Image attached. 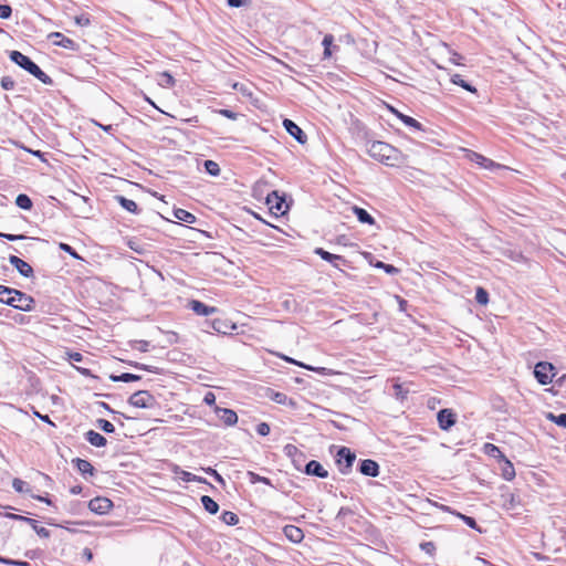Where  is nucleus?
Instances as JSON below:
<instances>
[{"label":"nucleus","mask_w":566,"mask_h":566,"mask_svg":"<svg viewBox=\"0 0 566 566\" xmlns=\"http://www.w3.org/2000/svg\"><path fill=\"white\" fill-rule=\"evenodd\" d=\"M304 472L307 475H314L318 478H327L328 472L324 469V467L316 460H311L305 464Z\"/></svg>","instance_id":"obj_15"},{"label":"nucleus","mask_w":566,"mask_h":566,"mask_svg":"<svg viewBox=\"0 0 566 566\" xmlns=\"http://www.w3.org/2000/svg\"><path fill=\"white\" fill-rule=\"evenodd\" d=\"M0 238L7 239L9 241H19V240L27 239V237L24 234H10V233H3V232H0Z\"/></svg>","instance_id":"obj_51"},{"label":"nucleus","mask_w":566,"mask_h":566,"mask_svg":"<svg viewBox=\"0 0 566 566\" xmlns=\"http://www.w3.org/2000/svg\"><path fill=\"white\" fill-rule=\"evenodd\" d=\"M223 323L221 321H216L213 322V328L218 332V333H226L222 328Z\"/></svg>","instance_id":"obj_63"},{"label":"nucleus","mask_w":566,"mask_h":566,"mask_svg":"<svg viewBox=\"0 0 566 566\" xmlns=\"http://www.w3.org/2000/svg\"><path fill=\"white\" fill-rule=\"evenodd\" d=\"M451 82L455 85L463 87L468 92H471V93L476 92V88L474 86H472L470 83H468L467 81H464L460 74L452 75Z\"/></svg>","instance_id":"obj_31"},{"label":"nucleus","mask_w":566,"mask_h":566,"mask_svg":"<svg viewBox=\"0 0 566 566\" xmlns=\"http://www.w3.org/2000/svg\"><path fill=\"white\" fill-rule=\"evenodd\" d=\"M49 39L53 41V43L57 46L67 49V50H77L78 45L70 38H66L60 32H52L49 34Z\"/></svg>","instance_id":"obj_11"},{"label":"nucleus","mask_w":566,"mask_h":566,"mask_svg":"<svg viewBox=\"0 0 566 566\" xmlns=\"http://www.w3.org/2000/svg\"><path fill=\"white\" fill-rule=\"evenodd\" d=\"M206 472L212 474L218 481L223 482L222 478L217 473L216 470L209 468L206 470Z\"/></svg>","instance_id":"obj_64"},{"label":"nucleus","mask_w":566,"mask_h":566,"mask_svg":"<svg viewBox=\"0 0 566 566\" xmlns=\"http://www.w3.org/2000/svg\"><path fill=\"white\" fill-rule=\"evenodd\" d=\"M394 388H395V395H396L397 397H401V398H403V396H405V395H403V392H402V386H401V385H399V384H396V385L394 386Z\"/></svg>","instance_id":"obj_62"},{"label":"nucleus","mask_w":566,"mask_h":566,"mask_svg":"<svg viewBox=\"0 0 566 566\" xmlns=\"http://www.w3.org/2000/svg\"><path fill=\"white\" fill-rule=\"evenodd\" d=\"M548 418L554 421L557 426L566 428V413H559L557 416L548 413Z\"/></svg>","instance_id":"obj_43"},{"label":"nucleus","mask_w":566,"mask_h":566,"mask_svg":"<svg viewBox=\"0 0 566 566\" xmlns=\"http://www.w3.org/2000/svg\"><path fill=\"white\" fill-rule=\"evenodd\" d=\"M356 455L349 448L340 447L336 454V463L338 464L340 472L346 474L353 467Z\"/></svg>","instance_id":"obj_6"},{"label":"nucleus","mask_w":566,"mask_h":566,"mask_svg":"<svg viewBox=\"0 0 566 566\" xmlns=\"http://www.w3.org/2000/svg\"><path fill=\"white\" fill-rule=\"evenodd\" d=\"M34 304L35 301L33 297L14 289V293L9 305L20 311L30 312L34 308Z\"/></svg>","instance_id":"obj_5"},{"label":"nucleus","mask_w":566,"mask_h":566,"mask_svg":"<svg viewBox=\"0 0 566 566\" xmlns=\"http://www.w3.org/2000/svg\"><path fill=\"white\" fill-rule=\"evenodd\" d=\"M420 547L422 551H424L426 553L432 555L433 552L436 551V546L432 542H423L420 544Z\"/></svg>","instance_id":"obj_54"},{"label":"nucleus","mask_w":566,"mask_h":566,"mask_svg":"<svg viewBox=\"0 0 566 566\" xmlns=\"http://www.w3.org/2000/svg\"><path fill=\"white\" fill-rule=\"evenodd\" d=\"M14 81L10 76H3L0 81V85L3 90L9 91L14 87Z\"/></svg>","instance_id":"obj_45"},{"label":"nucleus","mask_w":566,"mask_h":566,"mask_svg":"<svg viewBox=\"0 0 566 566\" xmlns=\"http://www.w3.org/2000/svg\"><path fill=\"white\" fill-rule=\"evenodd\" d=\"M314 253L319 255L323 260H325V261H327L329 263H333V265L336 266V268L338 266L337 263H335L336 261L345 262L343 256L337 255V254H333V253L324 250L323 248H316Z\"/></svg>","instance_id":"obj_24"},{"label":"nucleus","mask_w":566,"mask_h":566,"mask_svg":"<svg viewBox=\"0 0 566 566\" xmlns=\"http://www.w3.org/2000/svg\"><path fill=\"white\" fill-rule=\"evenodd\" d=\"M219 113L230 119L237 118V114L230 109H220Z\"/></svg>","instance_id":"obj_57"},{"label":"nucleus","mask_w":566,"mask_h":566,"mask_svg":"<svg viewBox=\"0 0 566 566\" xmlns=\"http://www.w3.org/2000/svg\"><path fill=\"white\" fill-rule=\"evenodd\" d=\"M266 397L275 401L279 405L295 407L296 403L292 398H289L285 394L274 391L273 389H266Z\"/></svg>","instance_id":"obj_17"},{"label":"nucleus","mask_w":566,"mask_h":566,"mask_svg":"<svg viewBox=\"0 0 566 566\" xmlns=\"http://www.w3.org/2000/svg\"><path fill=\"white\" fill-rule=\"evenodd\" d=\"M111 379L115 382H118V381L130 382V381L139 380L140 376L130 374V373H124L120 375H111Z\"/></svg>","instance_id":"obj_30"},{"label":"nucleus","mask_w":566,"mask_h":566,"mask_svg":"<svg viewBox=\"0 0 566 566\" xmlns=\"http://www.w3.org/2000/svg\"><path fill=\"white\" fill-rule=\"evenodd\" d=\"M114 199H115L116 202L119 203V206L123 209H125V210H127V211H129L132 213H135V214H137L139 212L138 206H137V203L134 200L128 199V198H126L124 196H120V195L115 196Z\"/></svg>","instance_id":"obj_23"},{"label":"nucleus","mask_w":566,"mask_h":566,"mask_svg":"<svg viewBox=\"0 0 566 566\" xmlns=\"http://www.w3.org/2000/svg\"><path fill=\"white\" fill-rule=\"evenodd\" d=\"M367 153L370 157L387 166H397L400 164V151L385 142L374 140L369 143L367 145Z\"/></svg>","instance_id":"obj_1"},{"label":"nucleus","mask_w":566,"mask_h":566,"mask_svg":"<svg viewBox=\"0 0 566 566\" xmlns=\"http://www.w3.org/2000/svg\"><path fill=\"white\" fill-rule=\"evenodd\" d=\"M174 217L182 222H186V223H195L196 222V217L191 212H189L185 209H180V208L175 209Z\"/></svg>","instance_id":"obj_26"},{"label":"nucleus","mask_w":566,"mask_h":566,"mask_svg":"<svg viewBox=\"0 0 566 566\" xmlns=\"http://www.w3.org/2000/svg\"><path fill=\"white\" fill-rule=\"evenodd\" d=\"M203 402H205V403H207V405H209V406L214 405V402H216V396H214V394H213V392H211V391H208V392L205 395V397H203Z\"/></svg>","instance_id":"obj_56"},{"label":"nucleus","mask_w":566,"mask_h":566,"mask_svg":"<svg viewBox=\"0 0 566 566\" xmlns=\"http://www.w3.org/2000/svg\"><path fill=\"white\" fill-rule=\"evenodd\" d=\"M97 426L101 430H103L106 433H113L115 431L114 424L106 419H98Z\"/></svg>","instance_id":"obj_42"},{"label":"nucleus","mask_w":566,"mask_h":566,"mask_svg":"<svg viewBox=\"0 0 566 566\" xmlns=\"http://www.w3.org/2000/svg\"><path fill=\"white\" fill-rule=\"evenodd\" d=\"M284 359H285L286 361H289V363H292V364L298 365V366H301V367H303V368H306V369H308V370H315V371H318V373H322V371H324V370H325V368H314V367L308 366V365H305V364H303V363H298V361H296V360H294V359H292V358H290V357H284Z\"/></svg>","instance_id":"obj_49"},{"label":"nucleus","mask_w":566,"mask_h":566,"mask_svg":"<svg viewBox=\"0 0 566 566\" xmlns=\"http://www.w3.org/2000/svg\"><path fill=\"white\" fill-rule=\"evenodd\" d=\"M266 203L270 206V210L276 216L285 214L289 209V206L285 203V198L280 196L277 191H272L268 195Z\"/></svg>","instance_id":"obj_7"},{"label":"nucleus","mask_w":566,"mask_h":566,"mask_svg":"<svg viewBox=\"0 0 566 566\" xmlns=\"http://www.w3.org/2000/svg\"><path fill=\"white\" fill-rule=\"evenodd\" d=\"M14 289L0 285V302L7 305L10 304L11 297L13 296Z\"/></svg>","instance_id":"obj_35"},{"label":"nucleus","mask_w":566,"mask_h":566,"mask_svg":"<svg viewBox=\"0 0 566 566\" xmlns=\"http://www.w3.org/2000/svg\"><path fill=\"white\" fill-rule=\"evenodd\" d=\"M458 516H459L460 518H462V520H463V522H464L469 527H471V528H473V530H476V531H479L480 533L482 532V531H481V528L478 526V524H476V522H475V520H474L473 517H471V516H467V515H463V514H458Z\"/></svg>","instance_id":"obj_44"},{"label":"nucleus","mask_w":566,"mask_h":566,"mask_svg":"<svg viewBox=\"0 0 566 566\" xmlns=\"http://www.w3.org/2000/svg\"><path fill=\"white\" fill-rule=\"evenodd\" d=\"M216 413L226 426H234L238 422V416L232 409L216 407Z\"/></svg>","instance_id":"obj_14"},{"label":"nucleus","mask_w":566,"mask_h":566,"mask_svg":"<svg viewBox=\"0 0 566 566\" xmlns=\"http://www.w3.org/2000/svg\"><path fill=\"white\" fill-rule=\"evenodd\" d=\"M83 556L85 557V559H86L87 562H91V560L93 559V553H92V551H91L90 548H87V547H85V548L83 549Z\"/></svg>","instance_id":"obj_60"},{"label":"nucleus","mask_w":566,"mask_h":566,"mask_svg":"<svg viewBox=\"0 0 566 566\" xmlns=\"http://www.w3.org/2000/svg\"><path fill=\"white\" fill-rule=\"evenodd\" d=\"M12 14V9L8 4H0V18L9 19Z\"/></svg>","instance_id":"obj_50"},{"label":"nucleus","mask_w":566,"mask_h":566,"mask_svg":"<svg viewBox=\"0 0 566 566\" xmlns=\"http://www.w3.org/2000/svg\"><path fill=\"white\" fill-rule=\"evenodd\" d=\"M70 359H71L72 361H77V363H80V361H82V359H83V355H82V354H80V353H72V354H70Z\"/></svg>","instance_id":"obj_61"},{"label":"nucleus","mask_w":566,"mask_h":566,"mask_svg":"<svg viewBox=\"0 0 566 566\" xmlns=\"http://www.w3.org/2000/svg\"><path fill=\"white\" fill-rule=\"evenodd\" d=\"M85 439L92 446L97 447V448L105 447L106 443H107L106 438L104 436H102L101 433L94 431V430H88L85 433Z\"/></svg>","instance_id":"obj_22"},{"label":"nucleus","mask_w":566,"mask_h":566,"mask_svg":"<svg viewBox=\"0 0 566 566\" xmlns=\"http://www.w3.org/2000/svg\"><path fill=\"white\" fill-rule=\"evenodd\" d=\"M206 511L211 514H216L219 511V504L213 497H200Z\"/></svg>","instance_id":"obj_34"},{"label":"nucleus","mask_w":566,"mask_h":566,"mask_svg":"<svg viewBox=\"0 0 566 566\" xmlns=\"http://www.w3.org/2000/svg\"><path fill=\"white\" fill-rule=\"evenodd\" d=\"M469 158L471 161H474L478 165L486 168V169H493L495 167H500L499 164H495L493 160L478 154V153H474V151H471L470 155H469Z\"/></svg>","instance_id":"obj_20"},{"label":"nucleus","mask_w":566,"mask_h":566,"mask_svg":"<svg viewBox=\"0 0 566 566\" xmlns=\"http://www.w3.org/2000/svg\"><path fill=\"white\" fill-rule=\"evenodd\" d=\"M503 475L506 480H511L515 475L514 468L512 463L509 461L506 462L505 467L503 468Z\"/></svg>","instance_id":"obj_47"},{"label":"nucleus","mask_w":566,"mask_h":566,"mask_svg":"<svg viewBox=\"0 0 566 566\" xmlns=\"http://www.w3.org/2000/svg\"><path fill=\"white\" fill-rule=\"evenodd\" d=\"M322 45L324 46L323 59H329L333 51H337L339 49L338 45L334 44V36L332 34H325Z\"/></svg>","instance_id":"obj_21"},{"label":"nucleus","mask_w":566,"mask_h":566,"mask_svg":"<svg viewBox=\"0 0 566 566\" xmlns=\"http://www.w3.org/2000/svg\"><path fill=\"white\" fill-rule=\"evenodd\" d=\"M203 167L206 171L211 176H219L220 174V167L219 165L213 160H205Z\"/></svg>","instance_id":"obj_38"},{"label":"nucleus","mask_w":566,"mask_h":566,"mask_svg":"<svg viewBox=\"0 0 566 566\" xmlns=\"http://www.w3.org/2000/svg\"><path fill=\"white\" fill-rule=\"evenodd\" d=\"M10 60L32 74L43 84L51 85L53 83L52 78L48 74H45L29 56L22 54L21 52L11 51Z\"/></svg>","instance_id":"obj_2"},{"label":"nucleus","mask_w":566,"mask_h":566,"mask_svg":"<svg viewBox=\"0 0 566 566\" xmlns=\"http://www.w3.org/2000/svg\"><path fill=\"white\" fill-rule=\"evenodd\" d=\"M437 418L442 430H448L455 423V415L450 409L440 410Z\"/></svg>","instance_id":"obj_13"},{"label":"nucleus","mask_w":566,"mask_h":566,"mask_svg":"<svg viewBox=\"0 0 566 566\" xmlns=\"http://www.w3.org/2000/svg\"><path fill=\"white\" fill-rule=\"evenodd\" d=\"M9 262L12 266L15 268V270L24 277H32L33 276V269L32 266L23 261L22 259L18 258L17 255H10Z\"/></svg>","instance_id":"obj_10"},{"label":"nucleus","mask_w":566,"mask_h":566,"mask_svg":"<svg viewBox=\"0 0 566 566\" xmlns=\"http://www.w3.org/2000/svg\"><path fill=\"white\" fill-rule=\"evenodd\" d=\"M221 518L227 525H237L239 523L238 515L230 511H224Z\"/></svg>","instance_id":"obj_40"},{"label":"nucleus","mask_w":566,"mask_h":566,"mask_svg":"<svg viewBox=\"0 0 566 566\" xmlns=\"http://www.w3.org/2000/svg\"><path fill=\"white\" fill-rule=\"evenodd\" d=\"M12 485H13L14 491L18 492V493H28V492H30L28 483L22 481V480H20V479H14L13 482H12Z\"/></svg>","instance_id":"obj_41"},{"label":"nucleus","mask_w":566,"mask_h":566,"mask_svg":"<svg viewBox=\"0 0 566 566\" xmlns=\"http://www.w3.org/2000/svg\"><path fill=\"white\" fill-rule=\"evenodd\" d=\"M88 507L92 512L102 515L113 507V502L111 497H92L88 502Z\"/></svg>","instance_id":"obj_8"},{"label":"nucleus","mask_w":566,"mask_h":566,"mask_svg":"<svg viewBox=\"0 0 566 566\" xmlns=\"http://www.w3.org/2000/svg\"><path fill=\"white\" fill-rule=\"evenodd\" d=\"M73 462H75L77 470L86 476V474L93 475L94 467L87 461L83 459H75Z\"/></svg>","instance_id":"obj_27"},{"label":"nucleus","mask_w":566,"mask_h":566,"mask_svg":"<svg viewBox=\"0 0 566 566\" xmlns=\"http://www.w3.org/2000/svg\"><path fill=\"white\" fill-rule=\"evenodd\" d=\"M15 518H20V520H23L28 523L31 524L32 528L36 532V534L41 537H49L50 536V532L49 530H46L45 527H40L38 526L36 524V521L35 520H32V518H28V517H22V516H14Z\"/></svg>","instance_id":"obj_29"},{"label":"nucleus","mask_w":566,"mask_h":566,"mask_svg":"<svg viewBox=\"0 0 566 566\" xmlns=\"http://www.w3.org/2000/svg\"><path fill=\"white\" fill-rule=\"evenodd\" d=\"M376 266H377V268H381V269H384V270H385L387 273H389V274H395V273H397V272H398V269H397V268H395V266H394V265H391V264H386V263H384V262H378V263L376 264Z\"/></svg>","instance_id":"obj_53"},{"label":"nucleus","mask_w":566,"mask_h":566,"mask_svg":"<svg viewBox=\"0 0 566 566\" xmlns=\"http://www.w3.org/2000/svg\"><path fill=\"white\" fill-rule=\"evenodd\" d=\"M34 416L38 417L39 419H41L44 422H48V423H50L52 426H55L54 422L51 421V419L49 418L48 415H41L40 412L34 411Z\"/></svg>","instance_id":"obj_59"},{"label":"nucleus","mask_w":566,"mask_h":566,"mask_svg":"<svg viewBox=\"0 0 566 566\" xmlns=\"http://www.w3.org/2000/svg\"><path fill=\"white\" fill-rule=\"evenodd\" d=\"M283 126L286 129V132L291 136H293L300 144H305L306 143V140H307L306 134L293 120L285 118L283 120Z\"/></svg>","instance_id":"obj_9"},{"label":"nucleus","mask_w":566,"mask_h":566,"mask_svg":"<svg viewBox=\"0 0 566 566\" xmlns=\"http://www.w3.org/2000/svg\"><path fill=\"white\" fill-rule=\"evenodd\" d=\"M247 0H228V4L232 8H240L245 4Z\"/></svg>","instance_id":"obj_58"},{"label":"nucleus","mask_w":566,"mask_h":566,"mask_svg":"<svg viewBox=\"0 0 566 566\" xmlns=\"http://www.w3.org/2000/svg\"><path fill=\"white\" fill-rule=\"evenodd\" d=\"M60 249L66 253H69L70 255H72L73 258L75 259H78L80 256L77 255V253L75 252V250L66 244V243H60Z\"/></svg>","instance_id":"obj_55"},{"label":"nucleus","mask_w":566,"mask_h":566,"mask_svg":"<svg viewBox=\"0 0 566 566\" xmlns=\"http://www.w3.org/2000/svg\"><path fill=\"white\" fill-rule=\"evenodd\" d=\"M475 301L480 305H486L489 303V293L485 289L479 286L475 292Z\"/></svg>","instance_id":"obj_39"},{"label":"nucleus","mask_w":566,"mask_h":566,"mask_svg":"<svg viewBox=\"0 0 566 566\" xmlns=\"http://www.w3.org/2000/svg\"><path fill=\"white\" fill-rule=\"evenodd\" d=\"M502 507L507 512H515L522 505L521 497H502Z\"/></svg>","instance_id":"obj_28"},{"label":"nucleus","mask_w":566,"mask_h":566,"mask_svg":"<svg viewBox=\"0 0 566 566\" xmlns=\"http://www.w3.org/2000/svg\"><path fill=\"white\" fill-rule=\"evenodd\" d=\"M555 367L548 361H539L534 367V377L541 385H548L554 377Z\"/></svg>","instance_id":"obj_4"},{"label":"nucleus","mask_w":566,"mask_h":566,"mask_svg":"<svg viewBox=\"0 0 566 566\" xmlns=\"http://www.w3.org/2000/svg\"><path fill=\"white\" fill-rule=\"evenodd\" d=\"M75 23L80 27H87L91 24V19L87 14H81L75 17Z\"/></svg>","instance_id":"obj_48"},{"label":"nucleus","mask_w":566,"mask_h":566,"mask_svg":"<svg viewBox=\"0 0 566 566\" xmlns=\"http://www.w3.org/2000/svg\"><path fill=\"white\" fill-rule=\"evenodd\" d=\"M397 116L398 118H400L407 126L409 127H413L416 129H421V124L416 120L415 118L410 117V116H407V115H403L401 113H399L398 111L396 109H391Z\"/></svg>","instance_id":"obj_33"},{"label":"nucleus","mask_w":566,"mask_h":566,"mask_svg":"<svg viewBox=\"0 0 566 566\" xmlns=\"http://www.w3.org/2000/svg\"><path fill=\"white\" fill-rule=\"evenodd\" d=\"M359 472L366 476H377L379 473V465L371 459H366L360 462Z\"/></svg>","instance_id":"obj_18"},{"label":"nucleus","mask_w":566,"mask_h":566,"mask_svg":"<svg viewBox=\"0 0 566 566\" xmlns=\"http://www.w3.org/2000/svg\"><path fill=\"white\" fill-rule=\"evenodd\" d=\"M284 453L289 457L293 462H296V458H304L303 452H301L297 447L294 444H286L284 447Z\"/></svg>","instance_id":"obj_32"},{"label":"nucleus","mask_w":566,"mask_h":566,"mask_svg":"<svg viewBox=\"0 0 566 566\" xmlns=\"http://www.w3.org/2000/svg\"><path fill=\"white\" fill-rule=\"evenodd\" d=\"M133 348L140 350V352H148L149 348V342L147 340H134L133 342Z\"/></svg>","instance_id":"obj_46"},{"label":"nucleus","mask_w":566,"mask_h":566,"mask_svg":"<svg viewBox=\"0 0 566 566\" xmlns=\"http://www.w3.org/2000/svg\"><path fill=\"white\" fill-rule=\"evenodd\" d=\"M128 403L136 408L151 409L157 406V400L149 391L138 390L129 397Z\"/></svg>","instance_id":"obj_3"},{"label":"nucleus","mask_w":566,"mask_h":566,"mask_svg":"<svg viewBox=\"0 0 566 566\" xmlns=\"http://www.w3.org/2000/svg\"><path fill=\"white\" fill-rule=\"evenodd\" d=\"M283 533L289 541L295 544L301 543L302 539L304 538L303 531L295 525H286L283 528Z\"/></svg>","instance_id":"obj_19"},{"label":"nucleus","mask_w":566,"mask_h":566,"mask_svg":"<svg viewBox=\"0 0 566 566\" xmlns=\"http://www.w3.org/2000/svg\"><path fill=\"white\" fill-rule=\"evenodd\" d=\"M270 426L266 423V422H260L258 426H256V432L260 434V436H268L270 433Z\"/></svg>","instance_id":"obj_52"},{"label":"nucleus","mask_w":566,"mask_h":566,"mask_svg":"<svg viewBox=\"0 0 566 566\" xmlns=\"http://www.w3.org/2000/svg\"><path fill=\"white\" fill-rule=\"evenodd\" d=\"M353 212L361 223L374 224L375 219L363 208L357 206L353 207Z\"/></svg>","instance_id":"obj_25"},{"label":"nucleus","mask_w":566,"mask_h":566,"mask_svg":"<svg viewBox=\"0 0 566 566\" xmlns=\"http://www.w3.org/2000/svg\"><path fill=\"white\" fill-rule=\"evenodd\" d=\"M189 306L197 315L200 316H209L218 312L217 307L208 306L205 303L197 300H192L189 303Z\"/></svg>","instance_id":"obj_16"},{"label":"nucleus","mask_w":566,"mask_h":566,"mask_svg":"<svg viewBox=\"0 0 566 566\" xmlns=\"http://www.w3.org/2000/svg\"><path fill=\"white\" fill-rule=\"evenodd\" d=\"M15 205L23 210H30L32 208L31 199L24 193L18 195L15 198Z\"/></svg>","instance_id":"obj_36"},{"label":"nucleus","mask_w":566,"mask_h":566,"mask_svg":"<svg viewBox=\"0 0 566 566\" xmlns=\"http://www.w3.org/2000/svg\"><path fill=\"white\" fill-rule=\"evenodd\" d=\"M177 478L185 482H198V483L203 484L205 485L202 488L203 492H209V490L213 489V486L210 483H208L203 478L195 475V474L184 471V470L177 472Z\"/></svg>","instance_id":"obj_12"},{"label":"nucleus","mask_w":566,"mask_h":566,"mask_svg":"<svg viewBox=\"0 0 566 566\" xmlns=\"http://www.w3.org/2000/svg\"><path fill=\"white\" fill-rule=\"evenodd\" d=\"M158 84L161 87H171L175 85V78L168 72H163L159 74Z\"/></svg>","instance_id":"obj_37"}]
</instances>
